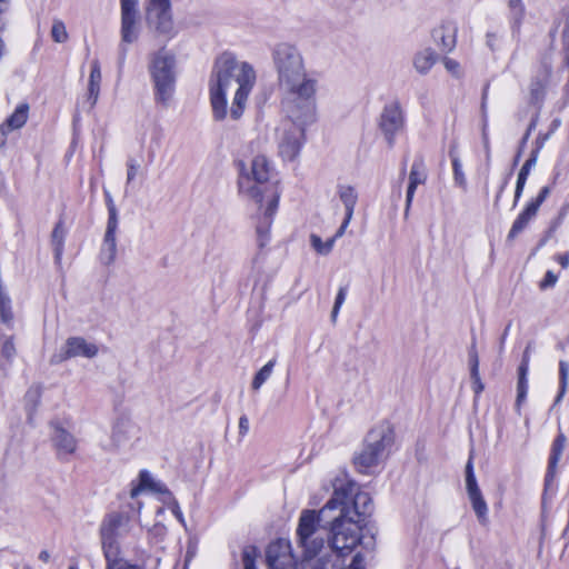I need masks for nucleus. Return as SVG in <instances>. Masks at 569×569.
<instances>
[{"instance_id":"obj_28","label":"nucleus","mask_w":569,"mask_h":569,"mask_svg":"<svg viewBox=\"0 0 569 569\" xmlns=\"http://www.w3.org/2000/svg\"><path fill=\"white\" fill-rule=\"evenodd\" d=\"M338 196L345 207V216L353 217L355 207L358 201V193L351 186H339Z\"/></svg>"},{"instance_id":"obj_34","label":"nucleus","mask_w":569,"mask_h":569,"mask_svg":"<svg viewBox=\"0 0 569 569\" xmlns=\"http://www.w3.org/2000/svg\"><path fill=\"white\" fill-rule=\"evenodd\" d=\"M28 110L29 108L27 104L19 106L7 120V123L4 126L6 129L12 130L21 128L28 119Z\"/></svg>"},{"instance_id":"obj_15","label":"nucleus","mask_w":569,"mask_h":569,"mask_svg":"<svg viewBox=\"0 0 569 569\" xmlns=\"http://www.w3.org/2000/svg\"><path fill=\"white\" fill-rule=\"evenodd\" d=\"M379 128L388 144L392 146L396 134L403 128L402 110L397 102H391L383 108L379 119Z\"/></svg>"},{"instance_id":"obj_25","label":"nucleus","mask_w":569,"mask_h":569,"mask_svg":"<svg viewBox=\"0 0 569 569\" xmlns=\"http://www.w3.org/2000/svg\"><path fill=\"white\" fill-rule=\"evenodd\" d=\"M303 549V559H309L321 555L325 548V537L322 530L319 533H311L307 541H298Z\"/></svg>"},{"instance_id":"obj_58","label":"nucleus","mask_w":569,"mask_h":569,"mask_svg":"<svg viewBox=\"0 0 569 569\" xmlns=\"http://www.w3.org/2000/svg\"><path fill=\"white\" fill-rule=\"evenodd\" d=\"M556 260L559 262V264L562 267V268H568L569 266V252H566V253H562V254H558L556 257Z\"/></svg>"},{"instance_id":"obj_33","label":"nucleus","mask_w":569,"mask_h":569,"mask_svg":"<svg viewBox=\"0 0 569 569\" xmlns=\"http://www.w3.org/2000/svg\"><path fill=\"white\" fill-rule=\"evenodd\" d=\"M17 355V349L14 345L13 336H2L1 337V368L4 369V366H10L12 360Z\"/></svg>"},{"instance_id":"obj_43","label":"nucleus","mask_w":569,"mask_h":569,"mask_svg":"<svg viewBox=\"0 0 569 569\" xmlns=\"http://www.w3.org/2000/svg\"><path fill=\"white\" fill-rule=\"evenodd\" d=\"M257 557V549L254 547H247L242 552L243 569H256L254 560Z\"/></svg>"},{"instance_id":"obj_27","label":"nucleus","mask_w":569,"mask_h":569,"mask_svg":"<svg viewBox=\"0 0 569 569\" xmlns=\"http://www.w3.org/2000/svg\"><path fill=\"white\" fill-rule=\"evenodd\" d=\"M437 61V53L430 49H423L419 51L413 58V67L415 69L421 73L426 74L430 71L433 64Z\"/></svg>"},{"instance_id":"obj_62","label":"nucleus","mask_w":569,"mask_h":569,"mask_svg":"<svg viewBox=\"0 0 569 569\" xmlns=\"http://www.w3.org/2000/svg\"><path fill=\"white\" fill-rule=\"evenodd\" d=\"M7 132H8V130L6 129V127H4V126H2V127L0 128V146L3 143V141H4V136H6V133H7Z\"/></svg>"},{"instance_id":"obj_42","label":"nucleus","mask_w":569,"mask_h":569,"mask_svg":"<svg viewBox=\"0 0 569 569\" xmlns=\"http://www.w3.org/2000/svg\"><path fill=\"white\" fill-rule=\"evenodd\" d=\"M545 87H546V79H537L531 82L530 94H531L532 101L538 102L539 100L542 99Z\"/></svg>"},{"instance_id":"obj_60","label":"nucleus","mask_w":569,"mask_h":569,"mask_svg":"<svg viewBox=\"0 0 569 569\" xmlns=\"http://www.w3.org/2000/svg\"><path fill=\"white\" fill-rule=\"evenodd\" d=\"M39 560L44 562V563H48L50 560H51V555L48 550H42L40 551L39 553Z\"/></svg>"},{"instance_id":"obj_14","label":"nucleus","mask_w":569,"mask_h":569,"mask_svg":"<svg viewBox=\"0 0 569 569\" xmlns=\"http://www.w3.org/2000/svg\"><path fill=\"white\" fill-rule=\"evenodd\" d=\"M466 490L471 503V507L481 523H486L488 520V506L482 496V492L478 486L472 458L470 457L466 465Z\"/></svg>"},{"instance_id":"obj_7","label":"nucleus","mask_w":569,"mask_h":569,"mask_svg":"<svg viewBox=\"0 0 569 569\" xmlns=\"http://www.w3.org/2000/svg\"><path fill=\"white\" fill-rule=\"evenodd\" d=\"M137 526L127 513L111 512L100 525V539L106 560L122 558L121 542L136 536Z\"/></svg>"},{"instance_id":"obj_20","label":"nucleus","mask_w":569,"mask_h":569,"mask_svg":"<svg viewBox=\"0 0 569 569\" xmlns=\"http://www.w3.org/2000/svg\"><path fill=\"white\" fill-rule=\"evenodd\" d=\"M458 26L453 21H442L432 31V38L435 43L443 52H451L456 48L457 43Z\"/></svg>"},{"instance_id":"obj_3","label":"nucleus","mask_w":569,"mask_h":569,"mask_svg":"<svg viewBox=\"0 0 569 569\" xmlns=\"http://www.w3.org/2000/svg\"><path fill=\"white\" fill-rule=\"evenodd\" d=\"M237 169L239 194L258 207L257 240L262 249L269 242V231L280 200L278 186L269 184L273 167L266 154L257 153L249 162L239 160Z\"/></svg>"},{"instance_id":"obj_23","label":"nucleus","mask_w":569,"mask_h":569,"mask_svg":"<svg viewBox=\"0 0 569 569\" xmlns=\"http://www.w3.org/2000/svg\"><path fill=\"white\" fill-rule=\"evenodd\" d=\"M426 181V171L423 164L421 162H413L410 174H409V186L407 189L406 197V213L409 211L415 191L419 184L425 183Z\"/></svg>"},{"instance_id":"obj_56","label":"nucleus","mask_w":569,"mask_h":569,"mask_svg":"<svg viewBox=\"0 0 569 569\" xmlns=\"http://www.w3.org/2000/svg\"><path fill=\"white\" fill-rule=\"evenodd\" d=\"M568 211H569V204L562 206V208L559 211V216H558L557 220L555 221L553 228L561 224V222L565 219V217L567 216Z\"/></svg>"},{"instance_id":"obj_31","label":"nucleus","mask_w":569,"mask_h":569,"mask_svg":"<svg viewBox=\"0 0 569 569\" xmlns=\"http://www.w3.org/2000/svg\"><path fill=\"white\" fill-rule=\"evenodd\" d=\"M529 369L528 356L521 360L518 369V386H517V405L519 406L526 398L528 391L527 373Z\"/></svg>"},{"instance_id":"obj_1","label":"nucleus","mask_w":569,"mask_h":569,"mask_svg":"<svg viewBox=\"0 0 569 569\" xmlns=\"http://www.w3.org/2000/svg\"><path fill=\"white\" fill-rule=\"evenodd\" d=\"M272 62L281 92L283 120L310 126L317 119L319 80L306 69L300 50L290 43H279L272 51Z\"/></svg>"},{"instance_id":"obj_35","label":"nucleus","mask_w":569,"mask_h":569,"mask_svg":"<svg viewBox=\"0 0 569 569\" xmlns=\"http://www.w3.org/2000/svg\"><path fill=\"white\" fill-rule=\"evenodd\" d=\"M276 359L269 360L253 377L251 387L253 390H259L262 385L271 377Z\"/></svg>"},{"instance_id":"obj_41","label":"nucleus","mask_w":569,"mask_h":569,"mask_svg":"<svg viewBox=\"0 0 569 569\" xmlns=\"http://www.w3.org/2000/svg\"><path fill=\"white\" fill-rule=\"evenodd\" d=\"M311 246L313 249L320 254H328L335 244V238H330L326 242L321 240V238L317 234H311L310 237Z\"/></svg>"},{"instance_id":"obj_24","label":"nucleus","mask_w":569,"mask_h":569,"mask_svg":"<svg viewBox=\"0 0 569 569\" xmlns=\"http://www.w3.org/2000/svg\"><path fill=\"white\" fill-rule=\"evenodd\" d=\"M545 140H546V138H543V140L540 142L538 149L533 150L531 152L529 159H527V161L523 163V166L521 167V169L518 173L516 191H515V204L518 202V200L520 199V197L522 194L529 172H530L531 168H533L537 163L538 152H539V149L542 147Z\"/></svg>"},{"instance_id":"obj_63","label":"nucleus","mask_w":569,"mask_h":569,"mask_svg":"<svg viewBox=\"0 0 569 569\" xmlns=\"http://www.w3.org/2000/svg\"><path fill=\"white\" fill-rule=\"evenodd\" d=\"M486 99H487V93L483 92V96H482V103H481V110H482V114H483V118L486 119Z\"/></svg>"},{"instance_id":"obj_9","label":"nucleus","mask_w":569,"mask_h":569,"mask_svg":"<svg viewBox=\"0 0 569 569\" xmlns=\"http://www.w3.org/2000/svg\"><path fill=\"white\" fill-rule=\"evenodd\" d=\"M308 126L281 120L277 128V140L280 157L286 161H293L300 153L305 141V130Z\"/></svg>"},{"instance_id":"obj_54","label":"nucleus","mask_w":569,"mask_h":569,"mask_svg":"<svg viewBox=\"0 0 569 569\" xmlns=\"http://www.w3.org/2000/svg\"><path fill=\"white\" fill-rule=\"evenodd\" d=\"M349 569H365L363 559L359 553L353 557Z\"/></svg>"},{"instance_id":"obj_21","label":"nucleus","mask_w":569,"mask_h":569,"mask_svg":"<svg viewBox=\"0 0 569 569\" xmlns=\"http://www.w3.org/2000/svg\"><path fill=\"white\" fill-rule=\"evenodd\" d=\"M325 515L321 512V509L318 512L315 510H303L300 513L297 527L298 541H307L311 533H319L321 531V516Z\"/></svg>"},{"instance_id":"obj_51","label":"nucleus","mask_w":569,"mask_h":569,"mask_svg":"<svg viewBox=\"0 0 569 569\" xmlns=\"http://www.w3.org/2000/svg\"><path fill=\"white\" fill-rule=\"evenodd\" d=\"M509 6L513 11V14L520 20L523 16V6L521 0H509Z\"/></svg>"},{"instance_id":"obj_37","label":"nucleus","mask_w":569,"mask_h":569,"mask_svg":"<svg viewBox=\"0 0 569 569\" xmlns=\"http://www.w3.org/2000/svg\"><path fill=\"white\" fill-rule=\"evenodd\" d=\"M50 36L52 41L56 43H64L68 41L69 33L64 22L61 19L56 18L52 20Z\"/></svg>"},{"instance_id":"obj_4","label":"nucleus","mask_w":569,"mask_h":569,"mask_svg":"<svg viewBox=\"0 0 569 569\" xmlns=\"http://www.w3.org/2000/svg\"><path fill=\"white\" fill-rule=\"evenodd\" d=\"M351 489L352 486L350 483L336 486L333 496L321 509L322 513L338 511V515L329 521V543L331 549L327 550V552L339 555L340 559L350 553L360 542L359 520L351 515L348 500Z\"/></svg>"},{"instance_id":"obj_18","label":"nucleus","mask_w":569,"mask_h":569,"mask_svg":"<svg viewBox=\"0 0 569 569\" xmlns=\"http://www.w3.org/2000/svg\"><path fill=\"white\" fill-rule=\"evenodd\" d=\"M99 353V347L83 337L76 336L66 340L61 349V359L87 358L92 359Z\"/></svg>"},{"instance_id":"obj_12","label":"nucleus","mask_w":569,"mask_h":569,"mask_svg":"<svg viewBox=\"0 0 569 569\" xmlns=\"http://www.w3.org/2000/svg\"><path fill=\"white\" fill-rule=\"evenodd\" d=\"M140 436L141 428L137 421L128 415H121L112 427V446L117 449L132 447L140 440Z\"/></svg>"},{"instance_id":"obj_16","label":"nucleus","mask_w":569,"mask_h":569,"mask_svg":"<svg viewBox=\"0 0 569 569\" xmlns=\"http://www.w3.org/2000/svg\"><path fill=\"white\" fill-rule=\"evenodd\" d=\"M108 209L109 218L100 251V259L104 264H111L117 257L116 232L118 229V212L112 201H110Z\"/></svg>"},{"instance_id":"obj_44","label":"nucleus","mask_w":569,"mask_h":569,"mask_svg":"<svg viewBox=\"0 0 569 569\" xmlns=\"http://www.w3.org/2000/svg\"><path fill=\"white\" fill-rule=\"evenodd\" d=\"M562 41H563V48H565L566 63L569 67V10L566 13L565 28L562 31Z\"/></svg>"},{"instance_id":"obj_32","label":"nucleus","mask_w":569,"mask_h":569,"mask_svg":"<svg viewBox=\"0 0 569 569\" xmlns=\"http://www.w3.org/2000/svg\"><path fill=\"white\" fill-rule=\"evenodd\" d=\"M0 319L1 322L7 325L9 328L13 325V312L11 307V299L9 295L4 291L2 284L0 283Z\"/></svg>"},{"instance_id":"obj_11","label":"nucleus","mask_w":569,"mask_h":569,"mask_svg":"<svg viewBox=\"0 0 569 569\" xmlns=\"http://www.w3.org/2000/svg\"><path fill=\"white\" fill-rule=\"evenodd\" d=\"M68 426L69 421L60 418H54L49 422L50 440L58 457L71 456L78 448V440Z\"/></svg>"},{"instance_id":"obj_36","label":"nucleus","mask_w":569,"mask_h":569,"mask_svg":"<svg viewBox=\"0 0 569 569\" xmlns=\"http://www.w3.org/2000/svg\"><path fill=\"white\" fill-rule=\"evenodd\" d=\"M569 385V362L566 360L559 361V392L556 397L555 405L559 403L563 398Z\"/></svg>"},{"instance_id":"obj_19","label":"nucleus","mask_w":569,"mask_h":569,"mask_svg":"<svg viewBox=\"0 0 569 569\" xmlns=\"http://www.w3.org/2000/svg\"><path fill=\"white\" fill-rule=\"evenodd\" d=\"M342 483H350L352 486L348 500L351 515L359 520V517L371 511V498L367 492L357 491L356 483L347 479H336L333 482V490L336 489V486H341Z\"/></svg>"},{"instance_id":"obj_61","label":"nucleus","mask_w":569,"mask_h":569,"mask_svg":"<svg viewBox=\"0 0 569 569\" xmlns=\"http://www.w3.org/2000/svg\"><path fill=\"white\" fill-rule=\"evenodd\" d=\"M339 311H340V307L333 306L332 311H331L332 322H336Z\"/></svg>"},{"instance_id":"obj_2","label":"nucleus","mask_w":569,"mask_h":569,"mask_svg":"<svg viewBox=\"0 0 569 569\" xmlns=\"http://www.w3.org/2000/svg\"><path fill=\"white\" fill-rule=\"evenodd\" d=\"M253 67L231 53L221 54L214 62L208 81L209 100L216 121L239 120L247 108L256 84Z\"/></svg>"},{"instance_id":"obj_52","label":"nucleus","mask_w":569,"mask_h":569,"mask_svg":"<svg viewBox=\"0 0 569 569\" xmlns=\"http://www.w3.org/2000/svg\"><path fill=\"white\" fill-rule=\"evenodd\" d=\"M249 431V419L247 416H241L239 418V435L243 438Z\"/></svg>"},{"instance_id":"obj_55","label":"nucleus","mask_w":569,"mask_h":569,"mask_svg":"<svg viewBox=\"0 0 569 569\" xmlns=\"http://www.w3.org/2000/svg\"><path fill=\"white\" fill-rule=\"evenodd\" d=\"M150 533L157 538H161L166 533V527L159 523H156L152 529H150Z\"/></svg>"},{"instance_id":"obj_10","label":"nucleus","mask_w":569,"mask_h":569,"mask_svg":"<svg viewBox=\"0 0 569 569\" xmlns=\"http://www.w3.org/2000/svg\"><path fill=\"white\" fill-rule=\"evenodd\" d=\"M146 21L149 28L159 36L171 39L177 34L170 0H148Z\"/></svg>"},{"instance_id":"obj_49","label":"nucleus","mask_w":569,"mask_h":569,"mask_svg":"<svg viewBox=\"0 0 569 569\" xmlns=\"http://www.w3.org/2000/svg\"><path fill=\"white\" fill-rule=\"evenodd\" d=\"M469 362L471 366V369H470L471 378H477V373H479V369H478L479 359H478V355L475 349H472L469 352Z\"/></svg>"},{"instance_id":"obj_38","label":"nucleus","mask_w":569,"mask_h":569,"mask_svg":"<svg viewBox=\"0 0 569 569\" xmlns=\"http://www.w3.org/2000/svg\"><path fill=\"white\" fill-rule=\"evenodd\" d=\"M450 157H451V162H452L455 183L458 187L466 189L467 180H466L465 172L462 170L461 161H460L459 157L457 154H455L452 151H450Z\"/></svg>"},{"instance_id":"obj_40","label":"nucleus","mask_w":569,"mask_h":569,"mask_svg":"<svg viewBox=\"0 0 569 569\" xmlns=\"http://www.w3.org/2000/svg\"><path fill=\"white\" fill-rule=\"evenodd\" d=\"M51 239H52V244L54 247L56 258L60 259V257L62 254L63 240H64V230L62 228L61 222L57 223V226L54 227V229L52 231Z\"/></svg>"},{"instance_id":"obj_45","label":"nucleus","mask_w":569,"mask_h":569,"mask_svg":"<svg viewBox=\"0 0 569 569\" xmlns=\"http://www.w3.org/2000/svg\"><path fill=\"white\" fill-rule=\"evenodd\" d=\"M107 569H140V568L136 565L128 562L123 558H120V559H114V560H108Z\"/></svg>"},{"instance_id":"obj_30","label":"nucleus","mask_w":569,"mask_h":569,"mask_svg":"<svg viewBox=\"0 0 569 569\" xmlns=\"http://www.w3.org/2000/svg\"><path fill=\"white\" fill-rule=\"evenodd\" d=\"M100 82H101V69L100 63L97 59L91 62V70L89 76V99L92 100V104H94L98 100L100 92Z\"/></svg>"},{"instance_id":"obj_8","label":"nucleus","mask_w":569,"mask_h":569,"mask_svg":"<svg viewBox=\"0 0 569 569\" xmlns=\"http://www.w3.org/2000/svg\"><path fill=\"white\" fill-rule=\"evenodd\" d=\"M138 3L139 0H120V67L124 63L128 46L137 42L140 36L141 24Z\"/></svg>"},{"instance_id":"obj_47","label":"nucleus","mask_w":569,"mask_h":569,"mask_svg":"<svg viewBox=\"0 0 569 569\" xmlns=\"http://www.w3.org/2000/svg\"><path fill=\"white\" fill-rule=\"evenodd\" d=\"M443 66L445 69L450 72L455 77H459L461 74L460 64L458 61L451 59V58H445L443 59Z\"/></svg>"},{"instance_id":"obj_5","label":"nucleus","mask_w":569,"mask_h":569,"mask_svg":"<svg viewBox=\"0 0 569 569\" xmlns=\"http://www.w3.org/2000/svg\"><path fill=\"white\" fill-rule=\"evenodd\" d=\"M395 440L389 423L375 426L366 436L362 447L355 452L353 465L361 473H371L387 458Z\"/></svg>"},{"instance_id":"obj_46","label":"nucleus","mask_w":569,"mask_h":569,"mask_svg":"<svg viewBox=\"0 0 569 569\" xmlns=\"http://www.w3.org/2000/svg\"><path fill=\"white\" fill-rule=\"evenodd\" d=\"M140 169V163L134 158H129L127 161V182L130 183L137 176Z\"/></svg>"},{"instance_id":"obj_50","label":"nucleus","mask_w":569,"mask_h":569,"mask_svg":"<svg viewBox=\"0 0 569 569\" xmlns=\"http://www.w3.org/2000/svg\"><path fill=\"white\" fill-rule=\"evenodd\" d=\"M549 193H550V188L549 187L546 186V187L541 188L538 197L535 200H531L530 203L536 206L537 209L539 210L541 203L547 199Z\"/></svg>"},{"instance_id":"obj_29","label":"nucleus","mask_w":569,"mask_h":569,"mask_svg":"<svg viewBox=\"0 0 569 569\" xmlns=\"http://www.w3.org/2000/svg\"><path fill=\"white\" fill-rule=\"evenodd\" d=\"M566 442H567L566 436L563 433H559L552 443L551 453H550V458H549L547 481H549L555 475L557 463H558V461L562 455V451L566 447Z\"/></svg>"},{"instance_id":"obj_26","label":"nucleus","mask_w":569,"mask_h":569,"mask_svg":"<svg viewBox=\"0 0 569 569\" xmlns=\"http://www.w3.org/2000/svg\"><path fill=\"white\" fill-rule=\"evenodd\" d=\"M537 207L529 202L523 211L513 221L512 227L508 233V239L516 238L522 230H525V228L537 216Z\"/></svg>"},{"instance_id":"obj_57","label":"nucleus","mask_w":569,"mask_h":569,"mask_svg":"<svg viewBox=\"0 0 569 569\" xmlns=\"http://www.w3.org/2000/svg\"><path fill=\"white\" fill-rule=\"evenodd\" d=\"M471 379H472L473 391H475V393L479 395L483 390V385L480 380L479 373H477V378H471Z\"/></svg>"},{"instance_id":"obj_53","label":"nucleus","mask_w":569,"mask_h":569,"mask_svg":"<svg viewBox=\"0 0 569 569\" xmlns=\"http://www.w3.org/2000/svg\"><path fill=\"white\" fill-rule=\"evenodd\" d=\"M351 219H352V218H348V216H345V219H343V221H342V223H341L340 228L338 229V231L336 232V234L332 237V238H335V241H336L338 238H340V237L345 233L346 228H347V227H348V224L350 223Z\"/></svg>"},{"instance_id":"obj_6","label":"nucleus","mask_w":569,"mask_h":569,"mask_svg":"<svg viewBox=\"0 0 569 569\" xmlns=\"http://www.w3.org/2000/svg\"><path fill=\"white\" fill-rule=\"evenodd\" d=\"M148 70L153 83L154 99L162 106L171 101L177 81V61L172 52L164 48L150 56Z\"/></svg>"},{"instance_id":"obj_22","label":"nucleus","mask_w":569,"mask_h":569,"mask_svg":"<svg viewBox=\"0 0 569 569\" xmlns=\"http://www.w3.org/2000/svg\"><path fill=\"white\" fill-rule=\"evenodd\" d=\"M303 569H342L343 559L339 555L325 552L309 559L302 560Z\"/></svg>"},{"instance_id":"obj_64","label":"nucleus","mask_w":569,"mask_h":569,"mask_svg":"<svg viewBox=\"0 0 569 569\" xmlns=\"http://www.w3.org/2000/svg\"><path fill=\"white\" fill-rule=\"evenodd\" d=\"M7 0H0V12L7 9Z\"/></svg>"},{"instance_id":"obj_48","label":"nucleus","mask_w":569,"mask_h":569,"mask_svg":"<svg viewBox=\"0 0 569 569\" xmlns=\"http://www.w3.org/2000/svg\"><path fill=\"white\" fill-rule=\"evenodd\" d=\"M558 281V276L555 274L552 271H547L543 280L539 283V288L541 290H546L548 288H552Z\"/></svg>"},{"instance_id":"obj_39","label":"nucleus","mask_w":569,"mask_h":569,"mask_svg":"<svg viewBox=\"0 0 569 569\" xmlns=\"http://www.w3.org/2000/svg\"><path fill=\"white\" fill-rule=\"evenodd\" d=\"M41 390L39 387H31L24 395V405L29 415L33 413L40 402Z\"/></svg>"},{"instance_id":"obj_59","label":"nucleus","mask_w":569,"mask_h":569,"mask_svg":"<svg viewBox=\"0 0 569 569\" xmlns=\"http://www.w3.org/2000/svg\"><path fill=\"white\" fill-rule=\"evenodd\" d=\"M345 299H346V290L343 288H341V289H339V291L337 293L333 306L341 308L342 303L345 302Z\"/></svg>"},{"instance_id":"obj_13","label":"nucleus","mask_w":569,"mask_h":569,"mask_svg":"<svg viewBox=\"0 0 569 569\" xmlns=\"http://www.w3.org/2000/svg\"><path fill=\"white\" fill-rule=\"evenodd\" d=\"M140 483L139 486L131 489L130 496L131 498L137 497L142 490L148 489L160 496V500L163 503H167L171 509L172 513L177 517L181 522L183 521L182 512L172 497L171 492L160 482L156 481L148 472H140Z\"/></svg>"},{"instance_id":"obj_17","label":"nucleus","mask_w":569,"mask_h":569,"mask_svg":"<svg viewBox=\"0 0 569 569\" xmlns=\"http://www.w3.org/2000/svg\"><path fill=\"white\" fill-rule=\"evenodd\" d=\"M267 561L270 569H297V561L291 552L290 542L277 540L268 547Z\"/></svg>"}]
</instances>
